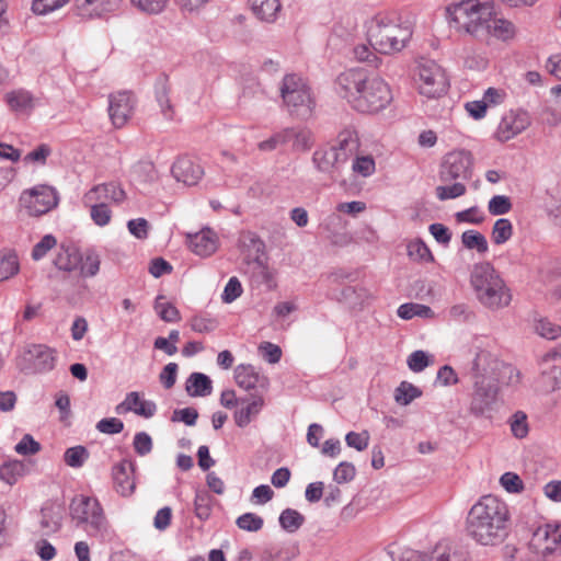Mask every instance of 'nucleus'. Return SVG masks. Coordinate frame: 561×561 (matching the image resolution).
<instances>
[{
    "mask_svg": "<svg viewBox=\"0 0 561 561\" xmlns=\"http://www.w3.org/2000/svg\"><path fill=\"white\" fill-rule=\"evenodd\" d=\"M461 242L469 250L476 249L479 253H486L489 244L485 237L476 230H467L461 234Z\"/></svg>",
    "mask_w": 561,
    "mask_h": 561,
    "instance_id": "c9c22d12",
    "label": "nucleus"
},
{
    "mask_svg": "<svg viewBox=\"0 0 561 561\" xmlns=\"http://www.w3.org/2000/svg\"><path fill=\"white\" fill-rule=\"evenodd\" d=\"M470 284L478 301L488 309L497 310L507 307L512 300L510 288L489 262L472 266Z\"/></svg>",
    "mask_w": 561,
    "mask_h": 561,
    "instance_id": "39448f33",
    "label": "nucleus"
},
{
    "mask_svg": "<svg viewBox=\"0 0 561 561\" xmlns=\"http://www.w3.org/2000/svg\"><path fill=\"white\" fill-rule=\"evenodd\" d=\"M355 473L356 469L353 463L342 461L335 468L333 472V479L336 483L342 484L352 481L355 477Z\"/></svg>",
    "mask_w": 561,
    "mask_h": 561,
    "instance_id": "864d4df0",
    "label": "nucleus"
},
{
    "mask_svg": "<svg viewBox=\"0 0 561 561\" xmlns=\"http://www.w3.org/2000/svg\"><path fill=\"white\" fill-rule=\"evenodd\" d=\"M339 154L340 159L348 161L350 157L355 154L359 147L356 131L353 128H345L337 135L336 145L331 146Z\"/></svg>",
    "mask_w": 561,
    "mask_h": 561,
    "instance_id": "393cba45",
    "label": "nucleus"
},
{
    "mask_svg": "<svg viewBox=\"0 0 561 561\" xmlns=\"http://www.w3.org/2000/svg\"><path fill=\"white\" fill-rule=\"evenodd\" d=\"M259 351L261 352L263 358L270 364H276L280 360L282 350L276 344L271 342H263L259 346Z\"/></svg>",
    "mask_w": 561,
    "mask_h": 561,
    "instance_id": "338daca9",
    "label": "nucleus"
},
{
    "mask_svg": "<svg viewBox=\"0 0 561 561\" xmlns=\"http://www.w3.org/2000/svg\"><path fill=\"white\" fill-rule=\"evenodd\" d=\"M96 430L103 434H118L124 430V423L117 417L102 419L96 423Z\"/></svg>",
    "mask_w": 561,
    "mask_h": 561,
    "instance_id": "bf43d9fd",
    "label": "nucleus"
},
{
    "mask_svg": "<svg viewBox=\"0 0 561 561\" xmlns=\"http://www.w3.org/2000/svg\"><path fill=\"white\" fill-rule=\"evenodd\" d=\"M169 93L170 87L168 84V79L165 77L159 78L156 83V99L163 116L167 119H172L174 111L169 98Z\"/></svg>",
    "mask_w": 561,
    "mask_h": 561,
    "instance_id": "7c9ffc66",
    "label": "nucleus"
},
{
    "mask_svg": "<svg viewBox=\"0 0 561 561\" xmlns=\"http://www.w3.org/2000/svg\"><path fill=\"white\" fill-rule=\"evenodd\" d=\"M433 314L430 307L420 304H403L398 308V316L401 319H412L415 316L427 318Z\"/></svg>",
    "mask_w": 561,
    "mask_h": 561,
    "instance_id": "c03bdc74",
    "label": "nucleus"
},
{
    "mask_svg": "<svg viewBox=\"0 0 561 561\" xmlns=\"http://www.w3.org/2000/svg\"><path fill=\"white\" fill-rule=\"evenodd\" d=\"M27 471V466L21 460H10L0 466V479L9 485L15 484Z\"/></svg>",
    "mask_w": 561,
    "mask_h": 561,
    "instance_id": "c85d7f7f",
    "label": "nucleus"
},
{
    "mask_svg": "<svg viewBox=\"0 0 561 561\" xmlns=\"http://www.w3.org/2000/svg\"><path fill=\"white\" fill-rule=\"evenodd\" d=\"M473 391L471 394L469 411L477 417H490L495 409L499 394V381H472Z\"/></svg>",
    "mask_w": 561,
    "mask_h": 561,
    "instance_id": "9b49d317",
    "label": "nucleus"
},
{
    "mask_svg": "<svg viewBox=\"0 0 561 561\" xmlns=\"http://www.w3.org/2000/svg\"><path fill=\"white\" fill-rule=\"evenodd\" d=\"M417 84L420 93L428 99L444 95L448 87L444 70L433 60H423L419 64Z\"/></svg>",
    "mask_w": 561,
    "mask_h": 561,
    "instance_id": "9d476101",
    "label": "nucleus"
},
{
    "mask_svg": "<svg viewBox=\"0 0 561 561\" xmlns=\"http://www.w3.org/2000/svg\"><path fill=\"white\" fill-rule=\"evenodd\" d=\"M413 34L411 24L390 13H378L367 26L370 46L380 54L390 55L407 47Z\"/></svg>",
    "mask_w": 561,
    "mask_h": 561,
    "instance_id": "20e7f679",
    "label": "nucleus"
},
{
    "mask_svg": "<svg viewBox=\"0 0 561 561\" xmlns=\"http://www.w3.org/2000/svg\"><path fill=\"white\" fill-rule=\"evenodd\" d=\"M7 103L14 112L28 113L34 107V100L30 92L16 90L7 94Z\"/></svg>",
    "mask_w": 561,
    "mask_h": 561,
    "instance_id": "c756f323",
    "label": "nucleus"
},
{
    "mask_svg": "<svg viewBox=\"0 0 561 561\" xmlns=\"http://www.w3.org/2000/svg\"><path fill=\"white\" fill-rule=\"evenodd\" d=\"M304 523V515L293 508H286L279 515V524L288 533H295Z\"/></svg>",
    "mask_w": 561,
    "mask_h": 561,
    "instance_id": "4c0bfd02",
    "label": "nucleus"
},
{
    "mask_svg": "<svg viewBox=\"0 0 561 561\" xmlns=\"http://www.w3.org/2000/svg\"><path fill=\"white\" fill-rule=\"evenodd\" d=\"M561 541V525L538 527L530 540V546L542 554L551 553L553 546Z\"/></svg>",
    "mask_w": 561,
    "mask_h": 561,
    "instance_id": "aec40b11",
    "label": "nucleus"
},
{
    "mask_svg": "<svg viewBox=\"0 0 561 561\" xmlns=\"http://www.w3.org/2000/svg\"><path fill=\"white\" fill-rule=\"evenodd\" d=\"M126 198L123 187L116 182L102 183L93 186L83 195V203L121 204Z\"/></svg>",
    "mask_w": 561,
    "mask_h": 561,
    "instance_id": "dca6fc26",
    "label": "nucleus"
},
{
    "mask_svg": "<svg viewBox=\"0 0 561 561\" xmlns=\"http://www.w3.org/2000/svg\"><path fill=\"white\" fill-rule=\"evenodd\" d=\"M511 431L516 438H524L528 434L527 415L517 411L511 422Z\"/></svg>",
    "mask_w": 561,
    "mask_h": 561,
    "instance_id": "6e6d98bb",
    "label": "nucleus"
},
{
    "mask_svg": "<svg viewBox=\"0 0 561 561\" xmlns=\"http://www.w3.org/2000/svg\"><path fill=\"white\" fill-rule=\"evenodd\" d=\"M520 380V373L512 365L502 363V367L499 374V383H505L507 386L517 385Z\"/></svg>",
    "mask_w": 561,
    "mask_h": 561,
    "instance_id": "680f3d73",
    "label": "nucleus"
},
{
    "mask_svg": "<svg viewBox=\"0 0 561 561\" xmlns=\"http://www.w3.org/2000/svg\"><path fill=\"white\" fill-rule=\"evenodd\" d=\"M135 102L129 91H119L110 95L108 114L115 127L121 128L127 123L134 112Z\"/></svg>",
    "mask_w": 561,
    "mask_h": 561,
    "instance_id": "ddd939ff",
    "label": "nucleus"
},
{
    "mask_svg": "<svg viewBox=\"0 0 561 561\" xmlns=\"http://www.w3.org/2000/svg\"><path fill=\"white\" fill-rule=\"evenodd\" d=\"M511 515L505 502L494 495H484L469 510L466 522V535L476 543L494 547L508 536Z\"/></svg>",
    "mask_w": 561,
    "mask_h": 561,
    "instance_id": "f03ea898",
    "label": "nucleus"
},
{
    "mask_svg": "<svg viewBox=\"0 0 561 561\" xmlns=\"http://www.w3.org/2000/svg\"><path fill=\"white\" fill-rule=\"evenodd\" d=\"M89 458V451L84 446L78 445L65 451L64 460L72 468H80Z\"/></svg>",
    "mask_w": 561,
    "mask_h": 561,
    "instance_id": "37998d69",
    "label": "nucleus"
},
{
    "mask_svg": "<svg viewBox=\"0 0 561 561\" xmlns=\"http://www.w3.org/2000/svg\"><path fill=\"white\" fill-rule=\"evenodd\" d=\"M190 249L199 256H209L217 249V239L210 229H203L199 232L187 236Z\"/></svg>",
    "mask_w": 561,
    "mask_h": 561,
    "instance_id": "b1692460",
    "label": "nucleus"
},
{
    "mask_svg": "<svg viewBox=\"0 0 561 561\" xmlns=\"http://www.w3.org/2000/svg\"><path fill=\"white\" fill-rule=\"evenodd\" d=\"M345 442L348 447L362 451L368 446L369 434L367 431H363L362 433L350 432L345 436Z\"/></svg>",
    "mask_w": 561,
    "mask_h": 561,
    "instance_id": "0e129e2a",
    "label": "nucleus"
},
{
    "mask_svg": "<svg viewBox=\"0 0 561 561\" xmlns=\"http://www.w3.org/2000/svg\"><path fill=\"white\" fill-rule=\"evenodd\" d=\"M14 450L19 455L27 456L35 455L41 450V445L32 435L25 434L22 439L15 445Z\"/></svg>",
    "mask_w": 561,
    "mask_h": 561,
    "instance_id": "4d7b16f0",
    "label": "nucleus"
},
{
    "mask_svg": "<svg viewBox=\"0 0 561 561\" xmlns=\"http://www.w3.org/2000/svg\"><path fill=\"white\" fill-rule=\"evenodd\" d=\"M81 261L82 256L78 251L71 249H62L56 255L54 264L60 271L71 272L79 266Z\"/></svg>",
    "mask_w": 561,
    "mask_h": 561,
    "instance_id": "473e14b6",
    "label": "nucleus"
},
{
    "mask_svg": "<svg viewBox=\"0 0 561 561\" xmlns=\"http://www.w3.org/2000/svg\"><path fill=\"white\" fill-rule=\"evenodd\" d=\"M407 363L412 371L420 373L430 365V358L424 351H414L409 355Z\"/></svg>",
    "mask_w": 561,
    "mask_h": 561,
    "instance_id": "13d9d810",
    "label": "nucleus"
},
{
    "mask_svg": "<svg viewBox=\"0 0 561 561\" xmlns=\"http://www.w3.org/2000/svg\"><path fill=\"white\" fill-rule=\"evenodd\" d=\"M85 206L90 207V215L92 220L98 226H106L112 217V213L108 208L107 204H101V203H83Z\"/></svg>",
    "mask_w": 561,
    "mask_h": 561,
    "instance_id": "a18cd8bd",
    "label": "nucleus"
},
{
    "mask_svg": "<svg viewBox=\"0 0 561 561\" xmlns=\"http://www.w3.org/2000/svg\"><path fill=\"white\" fill-rule=\"evenodd\" d=\"M234 379L240 388L247 391H253L252 394L262 396L268 387V378L256 370L252 365H238L234 369Z\"/></svg>",
    "mask_w": 561,
    "mask_h": 561,
    "instance_id": "2eb2a0df",
    "label": "nucleus"
},
{
    "mask_svg": "<svg viewBox=\"0 0 561 561\" xmlns=\"http://www.w3.org/2000/svg\"><path fill=\"white\" fill-rule=\"evenodd\" d=\"M18 255L13 252L0 253V282H4L19 273Z\"/></svg>",
    "mask_w": 561,
    "mask_h": 561,
    "instance_id": "f704fd0d",
    "label": "nucleus"
},
{
    "mask_svg": "<svg viewBox=\"0 0 561 561\" xmlns=\"http://www.w3.org/2000/svg\"><path fill=\"white\" fill-rule=\"evenodd\" d=\"M474 357L469 371L472 381H499L502 363L494 353L492 341L476 337L472 343Z\"/></svg>",
    "mask_w": 561,
    "mask_h": 561,
    "instance_id": "1a4fd4ad",
    "label": "nucleus"
},
{
    "mask_svg": "<svg viewBox=\"0 0 561 561\" xmlns=\"http://www.w3.org/2000/svg\"><path fill=\"white\" fill-rule=\"evenodd\" d=\"M280 98L287 112L297 118H308L316 106L311 88L301 76L286 75L279 87Z\"/></svg>",
    "mask_w": 561,
    "mask_h": 561,
    "instance_id": "6e6552de",
    "label": "nucleus"
},
{
    "mask_svg": "<svg viewBox=\"0 0 561 561\" xmlns=\"http://www.w3.org/2000/svg\"><path fill=\"white\" fill-rule=\"evenodd\" d=\"M251 397L252 400L234 413V421L239 427H245L264 405V399L261 394H251Z\"/></svg>",
    "mask_w": 561,
    "mask_h": 561,
    "instance_id": "bb28decb",
    "label": "nucleus"
},
{
    "mask_svg": "<svg viewBox=\"0 0 561 561\" xmlns=\"http://www.w3.org/2000/svg\"><path fill=\"white\" fill-rule=\"evenodd\" d=\"M449 317L457 322H471L474 320V312L465 304H458L449 309Z\"/></svg>",
    "mask_w": 561,
    "mask_h": 561,
    "instance_id": "e2e57ef3",
    "label": "nucleus"
},
{
    "mask_svg": "<svg viewBox=\"0 0 561 561\" xmlns=\"http://www.w3.org/2000/svg\"><path fill=\"white\" fill-rule=\"evenodd\" d=\"M69 0H34L32 10L36 14H47L65 5Z\"/></svg>",
    "mask_w": 561,
    "mask_h": 561,
    "instance_id": "052dcab7",
    "label": "nucleus"
},
{
    "mask_svg": "<svg viewBox=\"0 0 561 561\" xmlns=\"http://www.w3.org/2000/svg\"><path fill=\"white\" fill-rule=\"evenodd\" d=\"M30 215L41 216L54 208L57 203V194L54 188L42 185L34 187L26 197H23Z\"/></svg>",
    "mask_w": 561,
    "mask_h": 561,
    "instance_id": "4468645a",
    "label": "nucleus"
},
{
    "mask_svg": "<svg viewBox=\"0 0 561 561\" xmlns=\"http://www.w3.org/2000/svg\"><path fill=\"white\" fill-rule=\"evenodd\" d=\"M408 254L410 257H412L414 260H420V261H425V262L433 260V255H432L430 249L421 240L413 241V242L409 243Z\"/></svg>",
    "mask_w": 561,
    "mask_h": 561,
    "instance_id": "5fc2aeb1",
    "label": "nucleus"
},
{
    "mask_svg": "<svg viewBox=\"0 0 561 561\" xmlns=\"http://www.w3.org/2000/svg\"><path fill=\"white\" fill-rule=\"evenodd\" d=\"M312 162L320 172L329 174L332 180L337 179L342 167L346 163L344 159H340V154L332 147L316 150Z\"/></svg>",
    "mask_w": 561,
    "mask_h": 561,
    "instance_id": "a211bd4d",
    "label": "nucleus"
},
{
    "mask_svg": "<svg viewBox=\"0 0 561 561\" xmlns=\"http://www.w3.org/2000/svg\"><path fill=\"white\" fill-rule=\"evenodd\" d=\"M236 524L240 529L257 531L263 527V519L253 513H245L237 518Z\"/></svg>",
    "mask_w": 561,
    "mask_h": 561,
    "instance_id": "3c124183",
    "label": "nucleus"
},
{
    "mask_svg": "<svg viewBox=\"0 0 561 561\" xmlns=\"http://www.w3.org/2000/svg\"><path fill=\"white\" fill-rule=\"evenodd\" d=\"M115 411L117 414L134 412L139 416L149 419L154 415L157 405L153 401L142 400L139 392L131 391L127 393L123 402L116 405Z\"/></svg>",
    "mask_w": 561,
    "mask_h": 561,
    "instance_id": "412c9836",
    "label": "nucleus"
},
{
    "mask_svg": "<svg viewBox=\"0 0 561 561\" xmlns=\"http://www.w3.org/2000/svg\"><path fill=\"white\" fill-rule=\"evenodd\" d=\"M426 557L414 550H407L402 554V561H470L466 552L453 549L437 547L428 560Z\"/></svg>",
    "mask_w": 561,
    "mask_h": 561,
    "instance_id": "5701e85b",
    "label": "nucleus"
},
{
    "mask_svg": "<svg viewBox=\"0 0 561 561\" xmlns=\"http://www.w3.org/2000/svg\"><path fill=\"white\" fill-rule=\"evenodd\" d=\"M447 12L458 30L477 39L495 37L507 41L515 35L514 24L497 15L493 0H461L449 5Z\"/></svg>",
    "mask_w": 561,
    "mask_h": 561,
    "instance_id": "f257e3e1",
    "label": "nucleus"
},
{
    "mask_svg": "<svg viewBox=\"0 0 561 561\" xmlns=\"http://www.w3.org/2000/svg\"><path fill=\"white\" fill-rule=\"evenodd\" d=\"M163 296H158L154 302V310L164 322H179L180 311L171 302L162 301Z\"/></svg>",
    "mask_w": 561,
    "mask_h": 561,
    "instance_id": "58836bf2",
    "label": "nucleus"
},
{
    "mask_svg": "<svg viewBox=\"0 0 561 561\" xmlns=\"http://www.w3.org/2000/svg\"><path fill=\"white\" fill-rule=\"evenodd\" d=\"M473 172V158L470 151L455 150L447 153L439 168V180L451 185H439L435 188L439 201L460 197L466 194L465 182L470 180Z\"/></svg>",
    "mask_w": 561,
    "mask_h": 561,
    "instance_id": "423d86ee",
    "label": "nucleus"
},
{
    "mask_svg": "<svg viewBox=\"0 0 561 561\" xmlns=\"http://www.w3.org/2000/svg\"><path fill=\"white\" fill-rule=\"evenodd\" d=\"M130 2L146 14H159L164 11L169 0H130Z\"/></svg>",
    "mask_w": 561,
    "mask_h": 561,
    "instance_id": "09e8293b",
    "label": "nucleus"
},
{
    "mask_svg": "<svg viewBox=\"0 0 561 561\" xmlns=\"http://www.w3.org/2000/svg\"><path fill=\"white\" fill-rule=\"evenodd\" d=\"M69 508L77 527L90 536L100 539L111 536V526L98 499L78 495L72 499Z\"/></svg>",
    "mask_w": 561,
    "mask_h": 561,
    "instance_id": "0eeeda50",
    "label": "nucleus"
},
{
    "mask_svg": "<svg viewBox=\"0 0 561 561\" xmlns=\"http://www.w3.org/2000/svg\"><path fill=\"white\" fill-rule=\"evenodd\" d=\"M62 516L59 510L53 506L44 507L41 511V529L43 535H51L61 528Z\"/></svg>",
    "mask_w": 561,
    "mask_h": 561,
    "instance_id": "cd10ccee",
    "label": "nucleus"
},
{
    "mask_svg": "<svg viewBox=\"0 0 561 561\" xmlns=\"http://www.w3.org/2000/svg\"><path fill=\"white\" fill-rule=\"evenodd\" d=\"M190 325L191 329L197 333H209L217 328L218 322L213 318L195 316L191 319Z\"/></svg>",
    "mask_w": 561,
    "mask_h": 561,
    "instance_id": "603ef678",
    "label": "nucleus"
},
{
    "mask_svg": "<svg viewBox=\"0 0 561 561\" xmlns=\"http://www.w3.org/2000/svg\"><path fill=\"white\" fill-rule=\"evenodd\" d=\"M291 148L295 151H307L312 146V135L307 128L293 127Z\"/></svg>",
    "mask_w": 561,
    "mask_h": 561,
    "instance_id": "a19ab883",
    "label": "nucleus"
},
{
    "mask_svg": "<svg viewBox=\"0 0 561 561\" xmlns=\"http://www.w3.org/2000/svg\"><path fill=\"white\" fill-rule=\"evenodd\" d=\"M122 0H75L77 13L83 19L103 18L119 9Z\"/></svg>",
    "mask_w": 561,
    "mask_h": 561,
    "instance_id": "f3484780",
    "label": "nucleus"
},
{
    "mask_svg": "<svg viewBox=\"0 0 561 561\" xmlns=\"http://www.w3.org/2000/svg\"><path fill=\"white\" fill-rule=\"evenodd\" d=\"M513 234L512 222L506 218L497 219L492 228V241L495 244H503L511 239Z\"/></svg>",
    "mask_w": 561,
    "mask_h": 561,
    "instance_id": "ea45409f",
    "label": "nucleus"
},
{
    "mask_svg": "<svg viewBox=\"0 0 561 561\" xmlns=\"http://www.w3.org/2000/svg\"><path fill=\"white\" fill-rule=\"evenodd\" d=\"M134 463L129 460H122L112 469V477L116 491L123 496H129L135 490V480L133 477Z\"/></svg>",
    "mask_w": 561,
    "mask_h": 561,
    "instance_id": "4be33fe9",
    "label": "nucleus"
},
{
    "mask_svg": "<svg viewBox=\"0 0 561 561\" xmlns=\"http://www.w3.org/2000/svg\"><path fill=\"white\" fill-rule=\"evenodd\" d=\"M211 503H213V497L207 491L203 490V491L196 492L195 500H194V506H195V514L199 519L205 520L210 516Z\"/></svg>",
    "mask_w": 561,
    "mask_h": 561,
    "instance_id": "79ce46f5",
    "label": "nucleus"
},
{
    "mask_svg": "<svg viewBox=\"0 0 561 561\" xmlns=\"http://www.w3.org/2000/svg\"><path fill=\"white\" fill-rule=\"evenodd\" d=\"M172 175L185 185H195L204 175V169L190 157H180L172 165Z\"/></svg>",
    "mask_w": 561,
    "mask_h": 561,
    "instance_id": "6ab92c4d",
    "label": "nucleus"
},
{
    "mask_svg": "<svg viewBox=\"0 0 561 561\" xmlns=\"http://www.w3.org/2000/svg\"><path fill=\"white\" fill-rule=\"evenodd\" d=\"M254 14L263 21H274L280 9L279 0H250Z\"/></svg>",
    "mask_w": 561,
    "mask_h": 561,
    "instance_id": "2f4dec72",
    "label": "nucleus"
},
{
    "mask_svg": "<svg viewBox=\"0 0 561 561\" xmlns=\"http://www.w3.org/2000/svg\"><path fill=\"white\" fill-rule=\"evenodd\" d=\"M185 390L190 397H206L213 391L210 378L203 373H192L185 382Z\"/></svg>",
    "mask_w": 561,
    "mask_h": 561,
    "instance_id": "a878e982",
    "label": "nucleus"
},
{
    "mask_svg": "<svg viewBox=\"0 0 561 561\" xmlns=\"http://www.w3.org/2000/svg\"><path fill=\"white\" fill-rule=\"evenodd\" d=\"M101 260L94 251H88L80 262V274L84 277L95 276L100 270Z\"/></svg>",
    "mask_w": 561,
    "mask_h": 561,
    "instance_id": "49530a36",
    "label": "nucleus"
},
{
    "mask_svg": "<svg viewBox=\"0 0 561 561\" xmlns=\"http://www.w3.org/2000/svg\"><path fill=\"white\" fill-rule=\"evenodd\" d=\"M335 84L336 92L360 113H377L392 101L388 83L378 77H367L362 69L342 72Z\"/></svg>",
    "mask_w": 561,
    "mask_h": 561,
    "instance_id": "7ed1b4c3",
    "label": "nucleus"
},
{
    "mask_svg": "<svg viewBox=\"0 0 561 561\" xmlns=\"http://www.w3.org/2000/svg\"><path fill=\"white\" fill-rule=\"evenodd\" d=\"M242 294V286L237 277H231L225 286L222 293V300L226 304H231Z\"/></svg>",
    "mask_w": 561,
    "mask_h": 561,
    "instance_id": "69168bd1",
    "label": "nucleus"
},
{
    "mask_svg": "<svg viewBox=\"0 0 561 561\" xmlns=\"http://www.w3.org/2000/svg\"><path fill=\"white\" fill-rule=\"evenodd\" d=\"M421 396L422 391L408 381H402L394 391V400L401 405H408Z\"/></svg>",
    "mask_w": 561,
    "mask_h": 561,
    "instance_id": "e433bc0d",
    "label": "nucleus"
},
{
    "mask_svg": "<svg viewBox=\"0 0 561 561\" xmlns=\"http://www.w3.org/2000/svg\"><path fill=\"white\" fill-rule=\"evenodd\" d=\"M530 125V116L525 111H510L506 113L496 129L497 140L505 142L519 135Z\"/></svg>",
    "mask_w": 561,
    "mask_h": 561,
    "instance_id": "f8f14e48",
    "label": "nucleus"
},
{
    "mask_svg": "<svg viewBox=\"0 0 561 561\" xmlns=\"http://www.w3.org/2000/svg\"><path fill=\"white\" fill-rule=\"evenodd\" d=\"M179 366L176 363H169L159 375V380L165 389H171L176 381Z\"/></svg>",
    "mask_w": 561,
    "mask_h": 561,
    "instance_id": "774afa93",
    "label": "nucleus"
},
{
    "mask_svg": "<svg viewBox=\"0 0 561 561\" xmlns=\"http://www.w3.org/2000/svg\"><path fill=\"white\" fill-rule=\"evenodd\" d=\"M28 354L38 360V366L42 370H50L55 366V356L51 348L38 344L32 345L28 350Z\"/></svg>",
    "mask_w": 561,
    "mask_h": 561,
    "instance_id": "72a5a7b5",
    "label": "nucleus"
},
{
    "mask_svg": "<svg viewBox=\"0 0 561 561\" xmlns=\"http://www.w3.org/2000/svg\"><path fill=\"white\" fill-rule=\"evenodd\" d=\"M535 331L541 337L547 340H556L561 336V327L546 318H541L536 321Z\"/></svg>",
    "mask_w": 561,
    "mask_h": 561,
    "instance_id": "de8ad7c7",
    "label": "nucleus"
},
{
    "mask_svg": "<svg viewBox=\"0 0 561 561\" xmlns=\"http://www.w3.org/2000/svg\"><path fill=\"white\" fill-rule=\"evenodd\" d=\"M512 209V202L505 195L493 196L488 205V210L493 216L505 215Z\"/></svg>",
    "mask_w": 561,
    "mask_h": 561,
    "instance_id": "8fccbe9b",
    "label": "nucleus"
}]
</instances>
